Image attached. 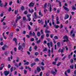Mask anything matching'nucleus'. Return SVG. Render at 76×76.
<instances>
[{"label":"nucleus","mask_w":76,"mask_h":76,"mask_svg":"<svg viewBox=\"0 0 76 76\" xmlns=\"http://www.w3.org/2000/svg\"><path fill=\"white\" fill-rule=\"evenodd\" d=\"M75 31V29H72V30L71 31V32H70V34L71 35H72V37H73L74 38L75 37V32H74V33L72 34L73 33V31Z\"/></svg>","instance_id":"nucleus-1"},{"label":"nucleus","mask_w":76,"mask_h":76,"mask_svg":"<svg viewBox=\"0 0 76 76\" xmlns=\"http://www.w3.org/2000/svg\"><path fill=\"white\" fill-rule=\"evenodd\" d=\"M18 50H21L22 52H23V48L21 45H19L18 47Z\"/></svg>","instance_id":"nucleus-2"},{"label":"nucleus","mask_w":76,"mask_h":76,"mask_svg":"<svg viewBox=\"0 0 76 76\" xmlns=\"http://www.w3.org/2000/svg\"><path fill=\"white\" fill-rule=\"evenodd\" d=\"M55 72L53 70L51 71V73L53 75H56V74L57 73V70L56 69H55Z\"/></svg>","instance_id":"nucleus-3"},{"label":"nucleus","mask_w":76,"mask_h":76,"mask_svg":"<svg viewBox=\"0 0 76 76\" xmlns=\"http://www.w3.org/2000/svg\"><path fill=\"white\" fill-rule=\"evenodd\" d=\"M16 23L15 22H13L11 23L12 25H13L14 26V28H15L16 27Z\"/></svg>","instance_id":"nucleus-4"},{"label":"nucleus","mask_w":76,"mask_h":76,"mask_svg":"<svg viewBox=\"0 0 76 76\" xmlns=\"http://www.w3.org/2000/svg\"><path fill=\"white\" fill-rule=\"evenodd\" d=\"M9 71H5L4 72V74L5 76H7L9 74Z\"/></svg>","instance_id":"nucleus-5"},{"label":"nucleus","mask_w":76,"mask_h":76,"mask_svg":"<svg viewBox=\"0 0 76 76\" xmlns=\"http://www.w3.org/2000/svg\"><path fill=\"white\" fill-rule=\"evenodd\" d=\"M22 18V17L21 16H19L17 18V19L15 20V22H16V23H17V22H18V20H19V19H20Z\"/></svg>","instance_id":"nucleus-6"},{"label":"nucleus","mask_w":76,"mask_h":76,"mask_svg":"<svg viewBox=\"0 0 76 76\" xmlns=\"http://www.w3.org/2000/svg\"><path fill=\"white\" fill-rule=\"evenodd\" d=\"M8 47V46L7 45H5L3 47H2V49L3 50H5L6 48Z\"/></svg>","instance_id":"nucleus-7"},{"label":"nucleus","mask_w":76,"mask_h":76,"mask_svg":"<svg viewBox=\"0 0 76 76\" xmlns=\"http://www.w3.org/2000/svg\"><path fill=\"white\" fill-rule=\"evenodd\" d=\"M25 68L26 69H28V70L30 72H31V68L29 67V66H25Z\"/></svg>","instance_id":"nucleus-8"},{"label":"nucleus","mask_w":76,"mask_h":76,"mask_svg":"<svg viewBox=\"0 0 76 76\" xmlns=\"http://www.w3.org/2000/svg\"><path fill=\"white\" fill-rule=\"evenodd\" d=\"M34 6V3L31 2L29 4V6L31 7V6Z\"/></svg>","instance_id":"nucleus-9"},{"label":"nucleus","mask_w":76,"mask_h":76,"mask_svg":"<svg viewBox=\"0 0 76 76\" xmlns=\"http://www.w3.org/2000/svg\"><path fill=\"white\" fill-rule=\"evenodd\" d=\"M69 17V15H65V16L64 19H68Z\"/></svg>","instance_id":"nucleus-10"},{"label":"nucleus","mask_w":76,"mask_h":76,"mask_svg":"<svg viewBox=\"0 0 76 76\" xmlns=\"http://www.w3.org/2000/svg\"><path fill=\"white\" fill-rule=\"evenodd\" d=\"M45 33H48H48H51V31H48V30L46 29L45 30Z\"/></svg>","instance_id":"nucleus-11"},{"label":"nucleus","mask_w":76,"mask_h":76,"mask_svg":"<svg viewBox=\"0 0 76 76\" xmlns=\"http://www.w3.org/2000/svg\"><path fill=\"white\" fill-rule=\"evenodd\" d=\"M39 16H43V15L41 12V11L40 10L39 12Z\"/></svg>","instance_id":"nucleus-12"},{"label":"nucleus","mask_w":76,"mask_h":76,"mask_svg":"<svg viewBox=\"0 0 76 76\" xmlns=\"http://www.w3.org/2000/svg\"><path fill=\"white\" fill-rule=\"evenodd\" d=\"M45 25H44V26H43L44 28H45V27H46L47 26V21H46V20H45Z\"/></svg>","instance_id":"nucleus-13"},{"label":"nucleus","mask_w":76,"mask_h":76,"mask_svg":"<svg viewBox=\"0 0 76 76\" xmlns=\"http://www.w3.org/2000/svg\"><path fill=\"white\" fill-rule=\"evenodd\" d=\"M28 11L30 13H32V12H34V10L33 9H32L31 10L30 9H28Z\"/></svg>","instance_id":"nucleus-14"},{"label":"nucleus","mask_w":76,"mask_h":76,"mask_svg":"<svg viewBox=\"0 0 76 76\" xmlns=\"http://www.w3.org/2000/svg\"><path fill=\"white\" fill-rule=\"evenodd\" d=\"M54 27L56 28H59V26L58 25H56V24L54 25Z\"/></svg>","instance_id":"nucleus-15"},{"label":"nucleus","mask_w":76,"mask_h":76,"mask_svg":"<svg viewBox=\"0 0 76 76\" xmlns=\"http://www.w3.org/2000/svg\"><path fill=\"white\" fill-rule=\"evenodd\" d=\"M9 54V53L8 52L5 51L4 52V54L6 56H7Z\"/></svg>","instance_id":"nucleus-16"},{"label":"nucleus","mask_w":76,"mask_h":76,"mask_svg":"<svg viewBox=\"0 0 76 76\" xmlns=\"http://www.w3.org/2000/svg\"><path fill=\"white\" fill-rule=\"evenodd\" d=\"M63 8L64 9L67 10V11H69V9L66 7H65L64 6H63Z\"/></svg>","instance_id":"nucleus-17"},{"label":"nucleus","mask_w":76,"mask_h":76,"mask_svg":"<svg viewBox=\"0 0 76 76\" xmlns=\"http://www.w3.org/2000/svg\"><path fill=\"white\" fill-rule=\"evenodd\" d=\"M37 70L38 72H40L41 71V68H39V67H37Z\"/></svg>","instance_id":"nucleus-18"},{"label":"nucleus","mask_w":76,"mask_h":76,"mask_svg":"<svg viewBox=\"0 0 76 76\" xmlns=\"http://www.w3.org/2000/svg\"><path fill=\"white\" fill-rule=\"evenodd\" d=\"M25 9V7H24L23 6H22L20 7V9L22 10V11H23Z\"/></svg>","instance_id":"nucleus-19"},{"label":"nucleus","mask_w":76,"mask_h":76,"mask_svg":"<svg viewBox=\"0 0 76 76\" xmlns=\"http://www.w3.org/2000/svg\"><path fill=\"white\" fill-rule=\"evenodd\" d=\"M37 35L38 37H39L41 36V34H40V32H37Z\"/></svg>","instance_id":"nucleus-20"},{"label":"nucleus","mask_w":76,"mask_h":76,"mask_svg":"<svg viewBox=\"0 0 76 76\" xmlns=\"http://www.w3.org/2000/svg\"><path fill=\"white\" fill-rule=\"evenodd\" d=\"M13 41H14L15 42V44L17 45V42L16 41V38H14L13 39Z\"/></svg>","instance_id":"nucleus-21"},{"label":"nucleus","mask_w":76,"mask_h":76,"mask_svg":"<svg viewBox=\"0 0 76 76\" xmlns=\"http://www.w3.org/2000/svg\"><path fill=\"white\" fill-rule=\"evenodd\" d=\"M35 64H36L35 63V62H34V63H33L31 65V67H33V66H34V65H35Z\"/></svg>","instance_id":"nucleus-22"},{"label":"nucleus","mask_w":76,"mask_h":76,"mask_svg":"<svg viewBox=\"0 0 76 76\" xmlns=\"http://www.w3.org/2000/svg\"><path fill=\"white\" fill-rule=\"evenodd\" d=\"M22 46L23 47L25 48V43H23L22 44Z\"/></svg>","instance_id":"nucleus-23"},{"label":"nucleus","mask_w":76,"mask_h":76,"mask_svg":"<svg viewBox=\"0 0 76 76\" xmlns=\"http://www.w3.org/2000/svg\"><path fill=\"white\" fill-rule=\"evenodd\" d=\"M64 39H68V37L67 36H65L64 37Z\"/></svg>","instance_id":"nucleus-24"},{"label":"nucleus","mask_w":76,"mask_h":76,"mask_svg":"<svg viewBox=\"0 0 76 76\" xmlns=\"http://www.w3.org/2000/svg\"><path fill=\"white\" fill-rule=\"evenodd\" d=\"M29 64V63L28 62H26L24 64V65H28Z\"/></svg>","instance_id":"nucleus-25"},{"label":"nucleus","mask_w":76,"mask_h":76,"mask_svg":"<svg viewBox=\"0 0 76 76\" xmlns=\"http://www.w3.org/2000/svg\"><path fill=\"white\" fill-rule=\"evenodd\" d=\"M57 45L58 46V47H60V42H58L57 43Z\"/></svg>","instance_id":"nucleus-26"},{"label":"nucleus","mask_w":76,"mask_h":76,"mask_svg":"<svg viewBox=\"0 0 76 76\" xmlns=\"http://www.w3.org/2000/svg\"><path fill=\"white\" fill-rule=\"evenodd\" d=\"M50 43H47V45L48 46V47H49V49H50Z\"/></svg>","instance_id":"nucleus-27"},{"label":"nucleus","mask_w":76,"mask_h":76,"mask_svg":"<svg viewBox=\"0 0 76 76\" xmlns=\"http://www.w3.org/2000/svg\"><path fill=\"white\" fill-rule=\"evenodd\" d=\"M7 5V2H5V5L4 6V7H6Z\"/></svg>","instance_id":"nucleus-28"},{"label":"nucleus","mask_w":76,"mask_h":76,"mask_svg":"<svg viewBox=\"0 0 76 76\" xmlns=\"http://www.w3.org/2000/svg\"><path fill=\"white\" fill-rule=\"evenodd\" d=\"M28 29L29 30H31V26H30L29 25H28Z\"/></svg>","instance_id":"nucleus-29"},{"label":"nucleus","mask_w":76,"mask_h":76,"mask_svg":"<svg viewBox=\"0 0 76 76\" xmlns=\"http://www.w3.org/2000/svg\"><path fill=\"white\" fill-rule=\"evenodd\" d=\"M13 67H12L10 69L11 72H13Z\"/></svg>","instance_id":"nucleus-30"},{"label":"nucleus","mask_w":76,"mask_h":76,"mask_svg":"<svg viewBox=\"0 0 76 76\" xmlns=\"http://www.w3.org/2000/svg\"><path fill=\"white\" fill-rule=\"evenodd\" d=\"M68 41H69V40L68 39H64L63 40L64 42H66H66H68Z\"/></svg>","instance_id":"nucleus-31"},{"label":"nucleus","mask_w":76,"mask_h":76,"mask_svg":"<svg viewBox=\"0 0 76 76\" xmlns=\"http://www.w3.org/2000/svg\"><path fill=\"white\" fill-rule=\"evenodd\" d=\"M74 67V66L73 65L70 66V68H71L72 69H73V67Z\"/></svg>","instance_id":"nucleus-32"},{"label":"nucleus","mask_w":76,"mask_h":76,"mask_svg":"<svg viewBox=\"0 0 76 76\" xmlns=\"http://www.w3.org/2000/svg\"><path fill=\"white\" fill-rule=\"evenodd\" d=\"M35 32H33V33L31 34V36H35Z\"/></svg>","instance_id":"nucleus-33"},{"label":"nucleus","mask_w":76,"mask_h":76,"mask_svg":"<svg viewBox=\"0 0 76 76\" xmlns=\"http://www.w3.org/2000/svg\"><path fill=\"white\" fill-rule=\"evenodd\" d=\"M12 1H11L9 3V6H11L12 5Z\"/></svg>","instance_id":"nucleus-34"},{"label":"nucleus","mask_w":76,"mask_h":76,"mask_svg":"<svg viewBox=\"0 0 76 76\" xmlns=\"http://www.w3.org/2000/svg\"><path fill=\"white\" fill-rule=\"evenodd\" d=\"M23 20H26V17H25V16L23 17Z\"/></svg>","instance_id":"nucleus-35"},{"label":"nucleus","mask_w":76,"mask_h":76,"mask_svg":"<svg viewBox=\"0 0 76 76\" xmlns=\"http://www.w3.org/2000/svg\"><path fill=\"white\" fill-rule=\"evenodd\" d=\"M4 64H1V67H4Z\"/></svg>","instance_id":"nucleus-36"},{"label":"nucleus","mask_w":76,"mask_h":76,"mask_svg":"<svg viewBox=\"0 0 76 76\" xmlns=\"http://www.w3.org/2000/svg\"><path fill=\"white\" fill-rule=\"evenodd\" d=\"M41 41V40H39L38 41H37V44H39V43Z\"/></svg>","instance_id":"nucleus-37"},{"label":"nucleus","mask_w":76,"mask_h":76,"mask_svg":"<svg viewBox=\"0 0 76 76\" xmlns=\"http://www.w3.org/2000/svg\"><path fill=\"white\" fill-rule=\"evenodd\" d=\"M18 13V10H15V15H16Z\"/></svg>","instance_id":"nucleus-38"},{"label":"nucleus","mask_w":76,"mask_h":76,"mask_svg":"<svg viewBox=\"0 0 76 76\" xmlns=\"http://www.w3.org/2000/svg\"><path fill=\"white\" fill-rule=\"evenodd\" d=\"M15 65V66H16L17 67H19V65L18 64H14Z\"/></svg>","instance_id":"nucleus-39"},{"label":"nucleus","mask_w":76,"mask_h":76,"mask_svg":"<svg viewBox=\"0 0 76 76\" xmlns=\"http://www.w3.org/2000/svg\"><path fill=\"white\" fill-rule=\"evenodd\" d=\"M29 51H32V47L31 46L29 48Z\"/></svg>","instance_id":"nucleus-40"},{"label":"nucleus","mask_w":76,"mask_h":76,"mask_svg":"<svg viewBox=\"0 0 76 76\" xmlns=\"http://www.w3.org/2000/svg\"><path fill=\"white\" fill-rule=\"evenodd\" d=\"M50 45L51 47H52V46H53V43H52V42H50Z\"/></svg>","instance_id":"nucleus-41"},{"label":"nucleus","mask_w":76,"mask_h":76,"mask_svg":"<svg viewBox=\"0 0 76 76\" xmlns=\"http://www.w3.org/2000/svg\"><path fill=\"white\" fill-rule=\"evenodd\" d=\"M44 37V35L43 34L41 36V39H43Z\"/></svg>","instance_id":"nucleus-42"},{"label":"nucleus","mask_w":76,"mask_h":76,"mask_svg":"<svg viewBox=\"0 0 76 76\" xmlns=\"http://www.w3.org/2000/svg\"><path fill=\"white\" fill-rule=\"evenodd\" d=\"M54 38L56 39H58V37L57 36H55L54 37Z\"/></svg>","instance_id":"nucleus-43"},{"label":"nucleus","mask_w":76,"mask_h":76,"mask_svg":"<svg viewBox=\"0 0 76 76\" xmlns=\"http://www.w3.org/2000/svg\"><path fill=\"white\" fill-rule=\"evenodd\" d=\"M11 10H12V8L9 7L8 9L9 12H10Z\"/></svg>","instance_id":"nucleus-44"},{"label":"nucleus","mask_w":76,"mask_h":76,"mask_svg":"<svg viewBox=\"0 0 76 76\" xmlns=\"http://www.w3.org/2000/svg\"><path fill=\"white\" fill-rule=\"evenodd\" d=\"M47 7V3H45L44 5V7L45 9Z\"/></svg>","instance_id":"nucleus-45"},{"label":"nucleus","mask_w":76,"mask_h":76,"mask_svg":"<svg viewBox=\"0 0 76 76\" xmlns=\"http://www.w3.org/2000/svg\"><path fill=\"white\" fill-rule=\"evenodd\" d=\"M24 14H25V15H26L27 13H28V11H24Z\"/></svg>","instance_id":"nucleus-46"},{"label":"nucleus","mask_w":76,"mask_h":76,"mask_svg":"<svg viewBox=\"0 0 76 76\" xmlns=\"http://www.w3.org/2000/svg\"><path fill=\"white\" fill-rule=\"evenodd\" d=\"M66 57H67V56H65L63 58H62V60H64L65 58H66Z\"/></svg>","instance_id":"nucleus-47"},{"label":"nucleus","mask_w":76,"mask_h":76,"mask_svg":"<svg viewBox=\"0 0 76 76\" xmlns=\"http://www.w3.org/2000/svg\"><path fill=\"white\" fill-rule=\"evenodd\" d=\"M39 54V53L37 52H36L35 53V56H38Z\"/></svg>","instance_id":"nucleus-48"},{"label":"nucleus","mask_w":76,"mask_h":76,"mask_svg":"<svg viewBox=\"0 0 76 76\" xmlns=\"http://www.w3.org/2000/svg\"><path fill=\"white\" fill-rule=\"evenodd\" d=\"M52 63L54 65H56V61H53Z\"/></svg>","instance_id":"nucleus-49"},{"label":"nucleus","mask_w":76,"mask_h":76,"mask_svg":"<svg viewBox=\"0 0 76 76\" xmlns=\"http://www.w3.org/2000/svg\"><path fill=\"white\" fill-rule=\"evenodd\" d=\"M10 67H11V65L10 64H8V69H9L10 68Z\"/></svg>","instance_id":"nucleus-50"},{"label":"nucleus","mask_w":76,"mask_h":76,"mask_svg":"<svg viewBox=\"0 0 76 76\" xmlns=\"http://www.w3.org/2000/svg\"><path fill=\"white\" fill-rule=\"evenodd\" d=\"M63 25H62V24H61V26L60 27V29H61V28H63Z\"/></svg>","instance_id":"nucleus-51"},{"label":"nucleus","mask_w":76,"mask_h":76,"mask_svg":"<svg viewBox=\"0 0 76 76\" xmlns=\"http://www.w3.org/2000/svg\"><path fill=\"white\" fill-rule=\"evenodd\" d=\"M32 34V31H30L29 33V35H30V36H31Z\"/></svg>","instance_id":"nucleus-52"},{"label":"nucleus","mask_w":76,"mask_h":76,"mask_svg":"<svg viewBox=\"0 0 76 76\" xmlns=\"http://www.w3.org/2000/svg\"><path fill=\"white\" fill-rule=\"evenodd\" d=\"M38 21L39 22V23H40L41 22H42V20H41V21L40 20H38Z\"/></svg>","instance_id":"nucleus-53"},{"label":"nucleus","mask_w":76,"mask_h":76,"mask_svg":"<svg viewBox=\"0 0 76 76\" xmlns=\"http://www.w3.org/2000/svg\"><path fill=\"white\" fill-rule=\"evenodd\" d=\"M24 74H26V73H27V71L26 70H24Z\"/></svg>","instance_id":"nucleus-54"},{"label":"nucleus","mask_w":76,"mask_h":76,"mask_svg":"<svg viewBox=\"0 0 76 76\" xmlns=\"http://www.w3.org/2000/svg\"><path fill=\"white\" fill-rule=\"evenodd\" d=\"M61 62H59L58 64H57V66H60V64H61Z\"/></svg>","instance_id":"nucleus-55"},{"label":"nucleus","mask_w":76,"mask_h":76,"mask_svg":"<svg viewBox=\"0 0 76 76\" xmlns=\"http://www.w3.org/2000/svg\"><path fill=\"white\" fill-rule=\"evenodd\" d=\"M37 48H38V47H37V46H35L34 47V49L35 50H37Z\"/></svg>","instance_id":"nucleus-56"},{"label":"nucleus","mask_w":76,"mask_h":76,"mask_svg":"<svg viewBox=\"0 0 76 76\" xmlns=\"http://www.w3.org/2000/svg\"><path fill=\"white\" fill-rule=\"evenodd\" d=\"M3 3L0 4V6H1V7H3Z\"/></svg>","instance_id":"nucleus-57"},{"label":"nucleus","mask_w":76,"mask_h":76,"mask_svg":"<svg viewBox=\"0 0 76 76\" xmlns=\"http://www.w3.org/2000/svg\"><path fill=\"white\" fill-rule=\"evenodd\" d=\"M31 16V14L28 15L27 16V18H29Z\"/></svg>","instance_id":"nucleus-58"},{"label":"nucleus","mask_w":76,"mask_h":76,"mask_svg":"<svg viewBox=\"0 0 76 76\" xmlns=\"http://www.w3.org/2000/svg\"><path fill=\"white\" fill-rule=\"evenodd\" d=\"M59 19H58V17H56V21H58Z\"/></svg>","instance_id":"nucleus-59"},{"label":"nucleus","mask_w":76,"mask_h":76,"mask_svg":"<svg viewBox=\"0 0 76 76\" xmlns=\"http://www.w3.org/2000/svg\"><path fill=\"white\" fill-rule=\"evenodd\" d=\"M65 75L66 76H68V75H67V71L65 72Z\"/></svg>","instance_id":"nucleus-60"},{"label":"nucleus","mask_w":76,"mask_h":76,"mask_svg":"<svg viewBox=\"0 0 76 76\" xmlns=\"http://www.w3.org/2000/svg\"><path fill=\"white\" fill-rule=\"evenodd\" d=\"M14 50L15 51H17V49H16V48H14Z\"/></svg>","instance_id":"nucleus-61"},{"label":"nucleus","mask_w":76,"mask_h":76,"mask_svg":"<svg viewBox=\"0 0 76 76\" xmlns=\"http://www.w3.org/2000/svg\"><path fill=\"white\" fill-rule=\"evenodd\" d=\"M19 58H18L17 60H16V62H19Z\"/></svg>","instance_id":"nucleus-62"},{"label":"nucleus","mask_w":76,"mask_h":76,"mask_svg":"<svg viewBox=\"0 0 76 76\" xmlns=\"http://www.w3.org/2000/svg\"><path fill=\"white\" fill-rule=\"evenodd\" d=\"M40 31H41V34H43V33H44V32H43V30L42 29V30H41Z\"/></svg>","instance_id":"nucleus-63"},{"label":"nucleus","mask_w":76,"mask_h":76,"mask_svg":"<svg viewBox=\"0 0 76 76\" xmlns=\"http://www.w3.org/2000/svg\"><path fill=\"white\" fill-rule=\"evenodd\" d=\"M70 61L71 63H73V59H71Z\"/></svg>","instance_id":"nucleus-64"}]
</instances>
